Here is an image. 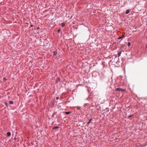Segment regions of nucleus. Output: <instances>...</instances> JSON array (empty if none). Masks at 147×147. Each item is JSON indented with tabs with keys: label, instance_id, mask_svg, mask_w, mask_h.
Masks as SVG:
<instances>
[{
	"label": "nucleus",
	"instance_id": "4be33fe9",
	"mask_svg": "<svg viewBox=\"0 0 147 147\" xmlns=\"http://www.w3.org/2000/svg\"><path fill=\"white\" fill-rule=\"evenodd\" d=\"M80 108H81L80 107H78V109H80Z\"/></svg>",
	"mask_w": 147,
	"mask_h": 147
},
{
	"label": "nucleus",
	"instance_id": "412c9836",
	"mask_svg": "<svg viewBox=\"0 0 147 147\" xmlns=\"http://www.w3.org/2000/svg\"><path fill=\"white\" fill-rule=\"evenodd\" d=\"M87 104V103H86L84 104V106H85V105H86V104Z\"/></svg>",
	"mask_w": 147,
	"mask_h": 147
},
{
	"label": "nucleus",
	"instance_id": "9d476101",
	"mask_svg": "<svg viewBox=\"0 0 147 147\" xmlns=\"http://www.w3.org/2000/svg\"><path fill=\"white\" fill-rule=\"evenodd\" d=\"M59 128V127L58 126H56L54 127H53V129H58V128Z\"/></svg>",
	"mask_w": 147,
	"mask_h": 147
},
{
	"label": "nucleus",
	"instance_id": "0eeeda50",
	"mask_svg": "<svg viewBox=\"0 0 147 147\" xmlns=\"http://www.w3.org/2000/svg\"><path fill=\"white\" fill-rule=\"evenodd\" d=\"M129 12V9H127L125 12V14H127Z\"/></svg>",
	"mask_w": 147,
	"mask_h": 147
},
{
	"label": "nucleus",
	"instance_id": "20e7f679",
	"mask_svg": "<svg viewBox=\"0 0 147 147\" xmlns=\"http://www.w3.org/2000/svg\"><path fill=\"white\" fill-rule=\"evenodd\" d=\"M92 118H91L89 121L88 122H87V126H88V125L90 123L91 121H92Z\"/></svg>",
	"mask_w": 147,
	"mask_h": 147
},
{
	"label": "nucleus",
	"instance_id": "423d86ee",
	"mask_svg": "<svg viewBox=\"0 0 147 147\" xmlns=\"http://www.w3.org/2000/svg\"><path fill=\"white\" fill-rule=\"evenodd\" d=\"M7 134L8 136H10L11 135V132L10 131H9L7 133Z\"/></svg>",
	"mask_w": 147,
	"mask_h": 147
},
{
	"label": "nucleus",
	"instance_id": "a211bd4d",
	"mask_svg": "<svg viewBox=\"0 0 147 147\" xmlns=\"http://www.w3.org/2000/svg\"><path fill=\"white\" fill-rule=\"evenodd\" d=\"M130 45H131V43L129 42H128V44H127L128 46L129 47V46Z\"/></svg>",
	"mask_w": 147,
	"mask_h": 147
},
{
	"label": "nucleus",
	"instance_id": "b1692460",
	"mask_svg": "<svg viewBox=\"0 0 147 147\" xmlns=\"http://www.w3.org/2000/svg\"><path fill=\"white\" fill-rule=\"evenodd\" d=\"M146 48L147 49V45H146Z\"/></svg>",
	"mask_w": 147,
	"mask_h": 147
},
{
	"label": "nucleus",
	"instance_id": "aec40b11",
	"mask_svg": "<svg viewBox=\"0 0 147 147\" xmlns=\"http://www.w3.org/2000/svg\"><path fill=\"white\" fill-rule=\"evenodd\" d=\"M120 37H122V38H124V37H125L124 36V35H122L121 36H120Z\"/></svg>",
	"mask_w": 147,
	"mask_h": 147
},
{
	"label": "nucleus",
	"instance_id": "bb28decb",
	"mask_svg": "<svg viewBox=\"0 0 147 147\" xmlns=\"http://www.w3.org/2000/svg\"><path fill=\"white\" fill-rule=\"evenodd\" d=\"M38 28V29H39V28Z\"/></svg>",
	"mask_w": 147,
	"mask_h": 147
},
{
	"label": "nucleus",
	"instance_id": "a878e982",
	"mask_svg": "<svg viewBox=\"0 0 147 147\" xmlns=\"http://www.w3.org/2000/svg\"><path fill=\"white\" fill-rule=\"evenodd\" d=\"M117 57H116L115 58H116ZM115 58L114 59V60H115Z\"/></svg>",
	"mask_w": 147,
	"mask_h": 147
},
{
	"label": "nucleus",
	"instance_id": "dca6fc26",
	"mask_svg": "<svg viewBox=\"0 0 147 147\" xmlns=\"http://www.w3.org/2000/svg\"><path fill=\"white\" fill-rule=\"evenodd\" d=\"M61 29H59L58 30L57 32L58 33H60L61 32Z\"/></svg>",
	"mask_w": 147,
	"mask_h": 147
},
{
	"label": "nucleus",
	"instance_id": "4468645a",
	"mask_svg": "<svg viewBox=\"0 0 147 147\" xmlns=\"http://www.w3.org/2000/svg\"><path fill=\"white\" fill-rule=\"evenodd\" d=\"M70 113V112H69V111L65 112V114L67 115L69 114Z\"/></svg>",
	"mask_w": 147,
	"mask_h": 147
},
{
	"label": "nucleus",
	"instance_id": "1a4fd4ad",
	"mask_svg": "<svg viewBox=\"0 0 147 147\" xmlns=\"http://www.w3.org/2000/svg\"><path fill=\"white\" fill-rule=\"evenodd\" d=\"M4 104L6 105V107H9V105L8 103L6 102H4Z\"/></svg>",
	"mask_w": 147,
	"mask_h": 147
},
{
	"label": "nucleus",
	"instance_id": "6e6552de",
	"mask_svg": "<svg viewBox=\"0 0 147 147\" xmlns=\"http://www.w3.org/2000/svg\"><path fill=\"white\" fill-rule=\"evenodd\" d=\"M121 51H119V52H118V57H119L121 56Z\"/></svg>",
	"mask_w": 147,
	"mask_h": 147
},
{
	"label": "nucleus",
	"instance_id": "39448f33",
	"mask_svg": "<svg viewBox=\"0 0 147 147\" xmlns=\"http://www.w3.org/2000/svg\"><path fill=\"white\" fill-rule=\"evenodd\" d=\"M120 48L122 49H124L125 47V45L123 44H121L120 45Z\"/></svg>",
	"mask_w": 147,
	"mask_h": 147
},
{
	"label": "nucleus",
	"instance_id": "7ed1b4c3",
	"mask_svg": "<svg viewBox=\"0 0 147 147\" xmlns=\"http://www.w3.org/2000/svg\"><path fill=\"white\" fill-rule=\"evenodd\" d=\"M57 53V50H56L55 51H54L53 52V56H55L56 55Z\"/></svg>",
	"mask_w": 147,
	"mask_h": 147
},
{
	"label": "nucleus",
	"instance_id": "9b49d317",
	"mask_svg": "<svg viewBox=\"0 0 147 147\" xmlns=\"http://www.w3.org/2000/svg\"><path fill=\"white\" fill-rule=\"evenodd\" d=\"M61 24L62 27H63L65 26V23H64V22H63V23H61Z\"/></svg>",
	"mask_w": 147,
	"mask_h": 147
},
{
	"label": "nucleus",
	"instance_id": "2eb2a0df",
	"mask_svg": "<svg viewBox=\"0 0 147 147\" xmlns=\"http://www.w3.org/2000/svg\"><path fill=\"white\" fill-rule=\"evenodd\" d=\"M122 38V37H120V36H119L117 38V40H119L121 39Z\"/></svg>",
	"mask_w": 147,
	"mask_h": 147
},
{
	"label": "nucleus",
	"instance_id": "ddd939ff",
	"mask_svg": "<svg viewBox=\"0 0 147 147\" xmlns=\"http://www.w3.org/2000/svg\"><path fill=\"white\" fill-rule=\"evenodd\" d=\"M133 116H134L133 115H129V116H127V117L128 118H129L132 117Z\"/></svg>",
	"mask_w": 147,
	"mask_h": 147
},
{
	"label": "nucleus",
	"instance_id": "393cba45",
	"mask_svg": "<svg viewBox=\"0 0 147 147\" xmlns=\"http://www.w3.org/2000/svg\"><path fill=\"white\" fill-rule=\"evenodd\" d=\"M55 113H54L53 115H55Z\"/></svg>",
	"mask_w": 147,
	"mask_h": 147
},
{
	"label": "nucleus",
	"instance_id": "f3484780",
	"mask_svg": "<svg viewBox=\"0 0 147 147\" xmlns=\"http://www.w3.org/2000/svg\"><path fill=\"white\" fill-rule=\"evenodd\" d=\"M7 79L5 77H4L3 78V80L4 81H6L7 80Z\"/></svg>",
	"mask_w": 147,
	"mask_h": 147
},
{
	"label": "nucleus",
	"instance_id": "f257e3e1",
	"mask_svg": "<svg viewBox=\"0 0 147 147\" xmlns=\"http://www.w3.org/2000/svg\"><path fill=\"white\" fill-rule=\"evenodd\" d=\"M115 91H120L123 92L125 91V89L118 88H116L115 90Z\"/></svg>",
	"mask_w": 147,
	"mask_h": 147
},
{
	"label": "nucleus",
	"instance_id": "5701e85b",
	"mask_svg": "<svg viewBox=\"0 0 147 147\" xmlns=\"http://www.w3.org/2000/svg\"><path fill=\"white\" fill-rule=\"evenodd\" d=\"M16 137H15V138H14V140H16Z\"/></svg>",
	"mask_w": 147,
	"mask_h": 147
},
{
	"label": "nucleus",
	"instance_id": "f8f14e48",
	"mask_svg": "<svg viewBox=\"0 0 147 147\" xmlns=\"http://www.w3.org/2000/svg\"><path fill=\"white\" fill-rule=\"evenodd\" d=\"M9 103L10 104H13V101L10 100L9 101Z\"/></svg>",
	"mask_w": 147,
	"mask_h": 147
},
{
	"label": "nucleus",
	"instance_id": "6ab92c4d",
	"mask_svg": "<svg viewBox=\"0 0 147 147\" xmlns=\"http://www.w3.org/2000/svg\"><path fill=\"white\" fill-rule=\"evenodd\" d=\"M119 62H120V61H119V59H118V60L116 62V63L117 64L118 63H119Z\"/></svg>",
	"mask_w": 147,
	"mask_h": 147
},
{
	"label": "nucleus",
	"instance_id": "f03ea898",
	"mask_svg": "<svg viewBox=\"0 0 147 147\" xmlns=\"http://www.w3.org/2000/svg\"><path fill=\"white\" fill-rule=\"evenodd\" d=\"M86 100H87V102L88 103H90L91 102V101L92 100L91 98L89 97H88V98H86L85 99Z\"/></svg>",
	"mask_w": 147,
	"mask_h": 147
}]
</instances>
